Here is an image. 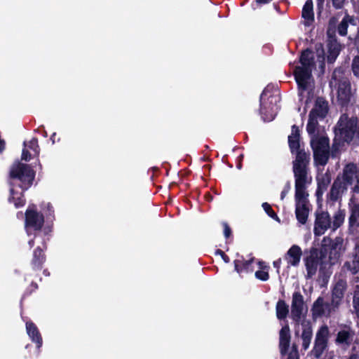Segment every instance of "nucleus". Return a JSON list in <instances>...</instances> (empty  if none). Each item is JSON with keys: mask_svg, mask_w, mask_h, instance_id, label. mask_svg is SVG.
Wrapping results in <instances>:
<instances>
[{"mask_svg": "<svg viewBox=\"0 0 359 359\" xmlns=\"http://www.w3.org/2000/svg\"><path fill=\"white\" fill-rule=\"evenodd\" d=\"M335 135L340 140L344 142L353 141L356 144H359V123L356 118H348L346 116H341L335 128ZM340 146V143L337 142V138L334 139L332 147V155L335 156L337 151Z\"/></svg>", "mask_w": 359, "mask_h": 359, "instance_id": "obj_5", "label": "nucleus"}, {"mask_svg": "<svg viewBox=\"0 0 359 359\" xmlns=\"http://www.w3.org/2000/svg\"><path fill=\"white\" fill-rule=\"evenodd\" d=\"M342 178L344 185L346 188L350 186L355 193H359V171L356 164H346L343 170Z\"/></svg>", "mask_w": 359, "mask_h": 359, "instance_id": "obj_10", "label": "nucleus"}, {"mask_svg": "<svg viewBox=\"0 0 359 359\" xmlns=\"http://www.w3.org/2000/svg\"><path fill=\"white\" fill-rule=\"evenodd\" d=\"M302 18L304 19V24L306 26H309L314 20V13L313 10L312 0H307L302 8Z\"/></svg>", "mask_w": 359, "mask_h": 359, "instance_id": "obj_24", "label": "nucleus"}, {"mask_svg": "<svg viewBox=\"0 0 359 359\" xmlns=\"http://www.w3.org/2000/svg\"><path fill=\"white\" fill-rule=\"evenodd\" d=\"M26 330L32 341L36 344L38 348H40L42 346V338L37 327L33 323L27 321L26 322Z\"/></svg>", "mask_w": 359, "mask_h": 359, "instance_id": "obj_21", "label": "nucleus"}, {"mask_svg": "<svg viewBox=\"0 0 359 359\" xmlns=\"http://www.w3.org/2000/svg\"><path fill=\"white\" fill-rule=\"evenodd\" d=\"M318 191H324L331 182V177L329 172L320 174L317 176Z\"/></svg>", "mask_w": 359, "mask_h": 359, "instance_id": "obj_31", "label": "nucleus"}, {"mask_svg": "<svg viewBox=\"0 0 359 359\" xmlns=\"http://www.w3.org/2000/svg\"><path fill=\"white\" fill-rule=\"evenodd\" d=\"M22 153V160L29 161L32 157L39 154V147L36 138H32L29 142H24Z\"/></svg>", "mask_w": 359, "mask_h": 359, "instance_id": "obj_16", "label": "nucleus"}, {"mask_svg": "<svg viewBox=\"0 0 359 359\" xmlns=\"http://www.w3.org/2000/svg\"><path fill=\"white\" fill-rule=\"evenodd\" d=\"M328 102L323 98L318 97L315 103L314 107L311 111L309 115L315 116L317 118L323 119L328 112Z\"/></svg>", "mask_w": 359, "mask_h": 359, "instance_id": "obj_20", "label": "nucleus"}, {"mask_svg": "<svg viewBox=\"0 0 359 359\" xmlns=\"http://www.w3.org/2000/svg\"><path fill=\"white\" fill-rule=\"evenodd\" d=\"M281 262H282L281 259H278L274 261L273 263V266L276 269L278 273H279Z\"/></svg>", "mask_w": 359, "mask_h": 359, "instance_id": "obj_46", "label": "nucleus"}, {"mask_svg": "<svg viewBox=\"0 0 359 359\" xmlns=\"http://www.w3.org/2000/svg\"><path fill=\"white\" fill-rule=\"evenodd\" d=\"M45 207L47 208V210L48 211V215L52 216L53 210H52L53 207L51 206V205L49 203H48L45 205Z\"/></svg>", "mask_w": 359, "mask_h": 359, "instance_id": "obj_48", "label": "nucleus"}, {"mask_svg": "<svg viewBox=\"0 0 359 359\" xmlns=\"http://www.w3.org/2000/svg\"><path fill=\"white\" fill-rule=\"evenodd\" d=\"M259 266L260 270L257 271L255 272V277L257 279H259L263 281L267 280L269 278L268 272L269 266H267L264 262H259Z\"/></svg>", "mask_w": 359, "mask_h": 359, "instance_id": "obj_34", "label": "nucleus"}, {"mask_svg": "<svg viewBox=\"0 0 359 359\" xmlns=\"http://www.w3.org/2000/svg\"><path fill=\"white\" fill-rule=\"evenodd\" d=\"M50 139H51V140H52L53 143H54V142H55V141H54L55 137H53V136H52Z\"/></svg>", "mask_w": 359, "mask_h": 359, "instance_id": "obj_53", "label": "nucleus"}, {"mask_svg": "<svg viewBox=\"0 0 359 359\" xmlns=\"http://www.w3.org/2000/svg\"><path fill=\"white\" fill-rule=\"evenodd\" d=\"M257 3H259V4H267L269 3V1H271V0H256Z\"/></svg>", "mask_w": 359, "mask_h": 359, "instance_id": "obj_50", "label": "nucleus"}, {"mask_svg": "<svg viewBox=\"0 0 359 359\" xmlns=\"http://www.w3.org/2000/svg\"><path fill=\"white\" fill-rule=\"evenodd\" d=\"M332 92L335 90L337 99L341 104H347L351 98L352 93L349 81L343 76L340 70H334L330 81Z\"/></svg>", "mask_w": 359, "mask_h": 359, "instance_id": "obj_7", "label": "nucleus"}, {"mask_svg": "<svg viewBox=\"0 0 359 359\" xmlns=\"http://www.w3.org/2000/svg\"><path fill=\"white\" fill-rule=\"evenodd\" d=\"M344 218L345 212L344 210H339L334 213L332 222V229L333 231H335L344 223Z\"/></svg>", "mask_w": 359, "mask_h": 359, "instance_id": "obj_32", "label": "nucleus"}, {"mask_svg": "<svg viewBox=\"0 0 359 359\" xmlns=\"http://www.w3.org/2000/svg\"><path fill=\"white\" fill-rule=\"evenodd\" d=\"M269 90L265 88L260 96L261 115L264 121H271L274 119L278 110V102L280 98L278 95H268Z\"/></svg>", "mask_w": 359, "mask_h": 359, "instance_id": "obj_8", "label": "nucleus"}, {"mask_svg": "<svg viewBox=\"0 0 359 359\" xmlns=\"http://www.w3.org/2000/svg\"><path fill=\"white\" fill-rule=\"evenodd\" d=\"M353 332L350 329H344L337 334L336 342L339 344L349 345L353 340Z\"/></svg>", "mask_w": 359, "mask_h": 359, "instance_id": "obj_29", "label": "nucleus"}, {"mask_svg": "<svg viewBox=\"0 0 359 359\" xmlns=\"http://www.w3.org/2000/svg\"><path fill=\"white\" fill-rule=\"evenodd\" d=\"M330 228H332V221L329 213L327 212L317 213L313 229L315 236L323 235Z\"/></svg>", "mask_w": 359, "mask_h": 359, "instance_id": "obj_14", "label": "nucleus"}, {"mask_svg": "<svg viewBox=\"0 0 359 359\" xmlns=\"http://www.w3.org/2000/svg\"><path fill=\"white\" fill-rule=\"evenodd\" d=\"M287 359H299L298 351L297 349L292 350L287 357Z\"/></svg>", "mask_w": 359, "mask_h": 359, "instance_id": "obj_43", "label": "nucleus"}, {"mask_svg": "<svg viewBox=\"0 0 359 359\" xmlns=\"http://www.w3.org/2000/svg\"><path fill=\"white\" fill-rule=\"evenodd\" d=\"M348 222L349 229L351 231H353L354 228L359 226V203H354L351 206Z\"/></svg>", "mask_w": 359, "mask_h": 359, "instance_id": "obj_25", "label": "nucleus"}, {"mask_svg": "<svg viewBox=\"0 0 359 359\" xmlns=\"http://www.w3.org/2000/svg\"><path fill=\"white\" fill-rule=\"evenodd\" d=\"M352 69L354 75L359 77V55L354 58L352 63Z\"/></svg>", "mask_w": 359, "mask_h": 359, "instance_id": "obj_40", "label": "nucleus"}, {"mask_svg": "<svg viewBox=\"0 0 359 359\" xmlns=\"http://www.w3.org/2000/svg\"><path fill=\"white\" fill-rule=\"evenodd\" d=\"M288 142L292 153L296 152L297 155L298 152L302 151L299 150V130L294 125L292 127V133L288 137Z\"/></svg>", "mask_w": 359, "mask_h": 359, "instance_id": "obj_23", "label": "nucleus"}, {"mask_svg": "<svg viewBox=\"0 0 359 359\" xmlns=\"http://www.w3.org/2000/svg\"><path fill=\"white\" fill-rule=\"evenodd\" d=\"M304 265L306 267L307 278H311L314 276L318 270L322 275H327V277L331 274V267L332 266V261L327 257V252L326 248H322L320 250L317 248H311L309 251V255L304 259Z\"/></svg>", "mask_w": 359, "mask_h": 359, "instance_id": "obj_4", "label": "nucleus"}, {"mask_svg": "<svg viewBox=\"0 0 359 359\" xmlns=\"http://www.w3.org/2000/svg\"><path fill=\"white\" fill-rule=\"evenodd\" d=\"M290 189V185L289 184L285 185V187H284L283 190L281 191V194H280V199L281 200H283L285 198L286 195L289 193Z\"/></svg>", "mask_w": 359, "mask_h": 359, "instance_id": "obj_44", "label": "nucleus"}, {"mask_svg": "<svg viewBox=\"0 0 359 359\" xmlns=\"http://www.w3.org/2000/svg\"><path fill=\"white\" fill-rule=\"evenodd\" d=\"M302 255V250L297 245H293L287 250L284 259L287 262V267L297 266L299 264L301 257Z\"/></svg>", "mask_w": 359, "mask_h": 359, "instance_id": "obj_19", "label": "nucleus"}, {"mask_svg": "<svg viewBox=\"0 0 359 359\" xmlns=\"http://www.w3.org/2000/svg\"><path fill=\"white\" fill-rule=\"evenodd\" d=\"M263 209L266 212V213L273 219L280 222V219L276 212L272 210L271 205L268 203H263L262 205Z\"/></svg>", "mask_w": 359, "mask_h": 359, "instance_id": "obj_38", "label": "nucleus"}, {"mask_svg": "<svg viewBox=\"0 0 359 359\" xmlns=\"http://www.w3.org/2000/svg\"><path fill=\"white\" fill-rule=\"evenodd\" d=\"M318 119L309 115L306 130L311 137V146L316 163L325 165L330 157L329 138L318 132Z\"/></svg>", "mask_w": 359, "mask_h": 359, "instance_id": "obj_2", "label": "nucleus"}, {"mask_svg": "<svg viewBox=\"0 0 359 359\" xmlns=\"http://www.w3.org/2000/svg\"><path fill=\"white\" fill-rule=\"evenodd\" d=\"M332 5L336 9H340L344 6L346 0H332Z\"/></svg>", "mask_w": 359, "mask_h": 359, "instance_id": "obj_42", "label": "nucleus"}, {"mask_svg": "<svg viewBox=\"0 0 359 359\" xmlns=\"http://www.w3.org/2000/svg\"><path fill=\"white\" fill-rule=\"evenodd\" d=\"M302 326L303 328L302 334V347L304 350H306L310 346L312 338V329L309 323H303Z\"/></svg>", "mask_w": 359, "mask_h": 359, "instance_id": "obj_26", "label": "nucleus"}, {"mask_svg": "<svg viewBox=\"0 0 359 359\" xmlns=\"http://www.w3.org/2000/svg\"><path fill=\"white\" fill-rule=\"evenodd\" d=\"M350 359H355V358L354 356H351Z\"/></svg>", "mask_w": 359, "mask_h": 359, "instance_id": "obj_54", "label": "nucleus"}, {"mask_svg": "<svg viewBox=\"0 0 359 359\" xmlns=\"http://www.w3.org/2000/svg\"><path fill=\"white\" fill-rule=\"evenodd\" d=\"M29 245H30V247H31V248L34 245V241H33V240H30V241H29Z\"/></svg>", "mask_w": 359, "mask_h": 359, "instance_id": "obj_52", "label": "nucleus"}, {"mask_svg": "<svg viewBox=\"0 0 359 359\" xmlns=\"http://www.w3.org/2000/svg\"><path fill=\"white\" fill-rule=\"evenodd\" d=\"M291 316L297 324L303 325V323H309L305 320L304 313V299L303 296L299 292L293 294Z\"/></svg>", "mask_w": 359, "mask_h": 359, "instance_id": "obj_12", "label": "nucleus"}, {"mask_svg": "<svg viewBox=\"0 0 359 359\" xmlns=\"http://www.w3.org/2000/svg\"><path fill=\"white\" fill-rule=\"evenodd\" d=\"M337 309H333L332 303H325L323 297H318L313 303L312 307L313 316L315 318L320 317L323 316H330V314L334 311Z\"/></svg>", "mask_w": 359, "mask_h": 359, "instance_id": "obj_15", "label": "nucleus"}, {"mask_svg": "<svg viewBox=\"0 0 359 359\" xmlns=\"http://www.w3.org/2000/svg\"><path fill=\"white\" fill-rule=\"evenodd\" d=\"M314 55L309 50L302 52L300 57V65L294 70V77L299 88V95L302 100L304 97V93L312 89L313 79L311 75L312 69L314 68Z\"/></svg>", "mask_w": 359, "mask_h": 359, "instance_id": "obj_3", "label": "nucleus"}, {"mask_svg": "<svg viewBox=\"0 0 359 359\" xmlns=\"http://www.w3.org/2000/svg\"><path fill=\"white\" fill-rule=\"evenodd\" d=\"M318 5H323L324 3V0H317Z\"/></svg>", "mask_w": 359, "mask_h": 359, "instance_id": "obj_51", "label": "nucleus"}, {"mask_svg": "<svg viewBox=\"0 0 359 359\" xmlns=\"http://www.w3.org/2000/svg\"><path fill=\"white\" fill-rule=\"evenodd\" d=\"M44 261V257L42 254V250L37 248L34 251V258L32 261V264L35 267H40L43 262Z\"/></svg>", "mask_w": 359, "mask_h": 359, "instance_id": "obj_37", "label": "nucleus"}, {"mask_svg": "<svg viewBox=\"0 0 359 359\" xmlns=\"http://www.w3.org/2000/svg\"><path fill=\"white\" fill-rule=\"evenodd\" d=\"M308 196L306 191H295V215L301 224H306L309 217L310 203Z\"/></svg>", "mask_w": 359, "mask_h": 359, "instance_id": "obj_9", "label": "nucleus"}, {"mask_svg": "<svg viewBox=\"0 0 359 359\" xmlns=\"http://www.w3.org/2000/svg\"><path fill=\"white\" fill-rule=\"evenodd\" d=\"M309 156L305 151L298 152L293 162V171L295 177V191H306L311 182V177L307 172Z\"/></svg>", "mask_w": 359, "mask_h": 359, "instance_id": "obj_6", "label": "nucleus"}, {"mask_svg": "<svg viewBox=\"0 0 359 359\" xmlns=\"http://www.w3.org/2000/svg\"><path fill=\"white\" fill-rule=\"evenodd\" d=\"M347 188L344 185H341L340 182H334L330 191V198L332 200H337L341 193Z\"/></svg>", "mask_w": 359, "mask_h": 359, "instance_id": "obj_33", "label": "nucleus"}, {"mask_svg": "<svg viewBox=\"0 0 359 359\" xmlns=\"http://www.w3.org/2000/svg\"><path fill=\"white\" fill-rule=\"evenodd\" d=\"M290 341V328L288 325L282 327L280 331V350L282 355L286 353Z\"/></svg>", "mask_w": 359, "mask_h": 359, "instance_id": "obj_22", "label": "nucleus"}, {"mask_svg": "<svg viewBox=\"0 0 359 359\" xmlns=\"http://www.w3.org/2000/svg\"><path fill=\"white\" fill-rule=\"evenodd\" d=\"M347 284L344 279L337 280L333 285L332 289L331 303L333 309H338L342 303Z\"/></svg>", "mask_w": 359, "mask_h": 359, "instance_id": "obj_13", "label": "nucleus"}, {"mask_svg": "<svg viewBox=\"0 0 359 359\" xmlns=\"http://www.w3.org/2000/svg\"><path fill=\"white\" fill-rule=\"evenodd\" d=\"M288 306L284 301L280 300L276 304V316L278 319H284L288 313Z\"/></svg>", "mask_w": 359, "mask_h": 359, "instance_id": "obj_35", "label": "nucleus"}, {"mask_svg": "<svg viewBox=\"0 0 359 359\" xmlns=\"http://www.w3.org/2000/svg\"><path fill=\"white\" fill-rule=\"evenodd\" d=\"M353 303L354 309L359 317V292L354 295Z\"/></svg>", "mask_w": 359, "mask_h": 359, "instance_id": "obj_41", "label": "nucleus"}, {"mask_svg": "<svg viewBox=\"0 0 359 359\" xmlns=\"http://www.w3.org/2000/svg\"><path fill=\"white\" fill-rule=\"evenodd\" d=\"M217 254H219V255H220L222 256V259H224V261L225 262L228 263V262H229V258L228 257V256H226V255L224 253V252H222V250H218L217 251Z\"/></svg>", "mask_w": 359, "mask_h": 359, "instance_id": "obj_47", "label": "nucleus"}, {"mask_svg": "<svg viewBox=\"0 0 359 359\" xmlns=\"http://www.w3.org/2000/svg\"><path fill=\"white\" fill-rule=\"evenodd\" d=\"M327 61L330 63L334 62L339 54L340 45L336 41H331L328 45Z\"/></svg>", "mask_w": 359, "mask_h": 359, "instance_id": "obj_30", "label": "nucleus"}, {"mask_svg": "<svg viewBox=\"0 0 359 359\" xmlns=\"http://www.w3.org/2000/svg\"><path fill=\"white\" fill-rule=\"evenodd\" d=\"M252 259H250L249 260H244L243 258L236 259L234 261L235 270L238 273H241L243 272L252 271V269L251 268V264L252 262Z\"/></svg>", "mask_w": 359, "mask_h": 359, "instance_id": "obj_28", "label": "nucleus"}, {"mask_svg": "<svg viewBox=\"0 0 359 359\" xmlns=\"http://www.w3.org/2000/svg\"><path fill=\"white\" fill-rule=\"evenodd\" d=\"M353 20L351 17L348 15H346L343 20L341 21L338 26V32L341 36H345L347 34V29L348 26V22H351Z\"/></svg>", "mask_w": 359, "mask_h": 359, "instance_id": "obj_36", "label": "nucleus"}, {"mask_svg": "<svg viewBox=\"0 0 359 359\" xmlns=\"http://www.w3.org/2000/svg\"><path fill=\"white\" fill-rule=\"evenodd\" d=\"M328 334L329 330L327 326H322L316 334L314 351L317 357L320 356L326 346Z\"/></svg>", "mask_w": 359, "mask_h": 359, "instance_id": "obj_17", "label": "nucleus"}, {"mask_svg": "<svg viewBox=\"0 0 359 359\" xmlns=\"http://www.w3.org/2000/svg\"><path fill=\"white\" fill-rule=\"evenodd\" d=\"M345 265L353 274L359 271V245H355V252L351 260L346 262Z\"/></svg>", "mask_w": 359, "mask_h": 359, "instance_id": "obj_27", "label": "nucleus"}, {"mask_svg": "<svg viewBox=\"0 0 359 359\" xmlns=\"http://www.w3.org/2000/svg\"><path fill=\"white\" fill-rule=\"evenodd\" d=\"M316 54L318 57V62L320 63V65L322 67L324 65L325 61V51L323 48V46L319 44L316 46Z\"/></svg>", "mask_w": 359, "mask_h": 359, "instance_id": "obj_39", "label": "nucleus"}, {"mask_svg": "<svg viewBox=\"0 0 359 359\" xmlns=\"http://www.w3.org/2000/svg\"><path fill=\"white\" fill-rule=\"evenodd\" d=\"M4 149V142L0 140V152H1Z\"/></svg>", "mask_w": 359, "mask_h": 359, "instance_id": "obj_49", "label": "nucleus"}, {"mask_svg": "<svg viewBox=\"0 0 359 359\" xmlns=\"http://www.w3.org/2000/svg\"><path fill=\"white\" fill-rule=\"evenodd\" d=\"M223 226H224V236L226 238L229 237L230 235H231V229H230L229 226L226 223L223 224Z\"/></svg>", "mask_w": 359, "mask_h": 359, "instance_id": "obj_45", "label": "nucleus"}, {"mask_svg": "<svg viewBox=\"0 0 359 359\" xmlns=\"http://www.w3.org/2000/svg\"><path fill=\"white\" fill-rule=\"evenodd\" d=\"M35 177L34 171L28 165L17 162L10 170V196L8 201L15 208L24 205L23 191L32 184Z\"/></svg>", "mask_w": 359, "mask_h": 359, "instance_id": "obj_1", "label": "nucleus"}, {"mask_svg": "<svg viewBox=\"0 0 359 359\" xmlns=\"http://www.w3.org/2000/svg\"><path fill=\"white\" fill-rule=\"evenodd\" d=\"M344 250L343 239L340 237L336 238L331 245L330 252H327V257L332 262V265L337 262ZM327 252H328V249H327Z\"/></svg>", "mask_w": 359, "mask_h": 359, "instance_id": "obj_18", "label": "nucleus"}, {"mask_svg": "<svg viewBox=\"0 0 359 359\" xmlns=\"http://www.w3.org/2000/svg\"><path fill=\"white\" fill-rule=\"evenodd\" d=\"M43 217L36 211L35 206H29L25 213V229L28 235L41 229Z\"/></svg>", "mask_w": 359, "mask_h": 359, "instance_id": "obj_11", "label": "nucleus"}]
</instances>
